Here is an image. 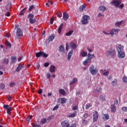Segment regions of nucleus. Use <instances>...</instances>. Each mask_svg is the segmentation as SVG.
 Wrapping results in <instances>:
<instances>
[{"label": "nucleus", "mask_w": 127, "mask_h": 127, "mask_svg": "<svg viewBox=\"0 0 127 127\" xmlns=\"http://www.w3.org/2000/svg\"><path fill=\"white\" fill-rule=\"evenodd\" d=\"M85 8H86V6H85V5H82L80 6L79 7V9L81 11H83V10H84V9H85Z\"/></svg>", "instance_id": "c9c22d12"}, {"label": "nucleus", "mask_w": 127, "mask_h": 127, "mask_svg": "<svg viewBox=\"0 0 127 127\" xmlns=\"http://www.w3.org/2000/svg\"><path fill=\"white\" fill-rule=\"evenodd\" d=\"M20 70H21V67L20 66V65L19 64L16 68V72H19V71H20Z\"/></svg>", "instance_id": "4c0bfd02"}, {"label": "nucleus", "mask_w": 127, "mask_h": 127, "mask_svg": "<svg viewBox=\"0 0 127 127\" xmlns=\"http://www.w3.org/2000/svg\"><path fill=\"white\" fill-rule=\"evenodd\" d=\"M120 31V30L118 29H112L110 31V35H114V34H118Z\"/></svg>", "instance_id": "f8f14e48"}, {"label": "nucleus", "mask_w": 127, "mask_h": 127, "mask_svg": "<svg viewBox=\"0 0 127 127\" xmlns=\"http://www.w3.org/2000/svg\"><path fill=\"white\" fill-rule=\"evenodd\" d=\"M54 38H55V37H54L53 35H52L48 38L47 41H48V42H51V41H53Z\"/></svg>", "instance_id": "aec40b11"}, {"label": "nucleus", "mask_w": 127, "mask_h": 127, "mask_svg": "<svg viewBox=\"0 0 127 127\" xmlns=\"http://www.w3.org/2000/svg\"><path fill=\"white\" fill-rule=\"evenodd\" d=\"M110 119V115L109 114H104L102 117L103 121H108Z\"/></svg>", "instance_id": "4468645a"}, {"label": "nucleus", "mask_w": 127, "mask_h": 127, "mask_svg": "<svg viewBox=\"0 0 127 127\" xmlns=\"http://www.w3.org/2000/svg\"><path fill=\"white\" fill-rule=\"evenodd\" d=\"M69 127H77V124L76 123H73L70 126L69 125Z\"/></svg>", "instance_id": "4d7b16f0"}, {"label": "nucleus", "mask_w": 127, "mask_h": 127, "mask_svg": "<svg viewBox=\"0 0 127 127\" xmlns=\"http://www.w3.org/2000/svg\"><path fill=\"white\" fill-rule=\"evenodd\" d=\"M26 9V7L24 8L19 13V15H24L25 13V10Z\"/></svg>", "instance_id": "c756f323"}, {"label": "nucleus", "mask_w": 127, "mask_h": 127, "mask_svg": "<svg viewBox=\"0 0 127 127\" xmlns=\"http://www.w3.org/2000/svg\"><path fill=\"white\" fill-rule=\"evenodd\" d=\"M47 79H49V78H50V77H51V74H50V73L48 72L47 74Z\"/></svg>", "instance_id": "052dcab7"}, {"label": "nucleus", "mask_w": 127, "mask_h": 127, "mask_svg": "<svg viewBox=\"0 0 127 127\" xmlns=\"http://www.w3.org/2000/svg\"><path fill=\"white\" fill-rule=\"evenodd\" d=\"M89 71L92 75L93 76L98 73V70L97 69H94V65H91L89 67Z\"/></svg>", "instance_id": "39448f33"}, {"label": "nucleus", "mask_w": 127, "mask_h": 127, "mask_svg": "<svg viewBox=\"0 0 127 127\" xmlns=\"http://www.w3.org/2000/svg\"><path fill=\"white\" fill-rule=\"evenodd\" d=\"M5 44L7 47H9V48H10L11 47V44L10 43L8 42V41H6Z\"/></svg>", "instance_id": "58836bf2"}, {"label": "nucleus", "mask_w": 127, "mask_h": 127, "mask_svg": "<svg viewBox=\"0 0 127 127\" xmlns=\"http://www.w3.org/2000/svg\"><path fill=\"white\" fill-rule=\"evenodd\" d=\"M50 64H49V63H46L44 64V67H48V66H49Z\"/></svg>", "instance_id": "6e6d98bb"}, {"label": "nucleus", "mask_w": 127, "mask_h": 127, "mask_svg": "<svg viewBox=\"0 0 127 127\" xmlns=\"http://www.w3.org/2000/svg\"><path fill=\"white\" fill-rule=\"evenodd\" d=\"M32 118V115H30L26 118V121H27V122H30V120H31Z\"/></svg>", "instance_id": "a19ab883"}, {"label": "nucleus", "mask_w": 127, "mask_h": 127, "mask_svg": "<svg viewBox=\"0 0 127 127\" xmlns=\"http://www.w3.org/2000/svg\"><path fill=\"white\" fill-rule=\"evenodd\" d=\"M83 20L82 21V24H88L89 22V19H90V17L87 15H85L83 17Z\"/></svg>", "instance_id": "0eeeda50"}, {"label": "nucleus", "mask_w": 127, "mask_h": 127, "mask_svg": "<svg viewBox=\"0 0 127 127\" xmlns=\"http://www.w3.org/2000/svg\"><path fill=\"white\" fill-rule=\"evenodd\" d=\"M11 113V107H9V108L7 109V114H8V115H10Z\"/></svg>", "instance_id": "ea45409f"}, {"label": "nucleus", "mask_w": 127, "mask_h": 127, "mask_svg": "<svg viewBox=\"0 0 127 127\" xmlns=\"http://www.w3.org/2000/svg\"><path fill=\"white\" fill-rule=\"evenodd\" d=\"M118 104H119V100H118V99H115L114 104L112 105L116 106V105H118Z\"/></svg>", "instance_id": "49530a36"}, {"label": "nucleus", "mask_w": 127, "mask_h": 127, "mask_svg": "<svg viewBox=\"0 0 127 127\" xmlns=\"http://www.w3.org/2000/svg\"><path fill=\"white\" fill-rule=\"evenodd\" d=\"M93 114V122L94 123H96V122L98 121V119H99V113H98V111H95Z\"/></svg>", "instance_id": "6e6552de"}, {"label": "nucleus", "mask_w": 127, "mask_h": 127, "mask_svg": "<svg viewBox=\"0 0 127 127\" xmlns=\"http://www.w3.org/2000/svg\"><path fill=\"white\" fill-rule=\"evenodd\" d=\"M59 92L60 95H66V92H65V90L63 89H60Z\"/></svg>", "instance_id": "b1692460"}, {"label": "nucleus", "mask_w": 127, "mask_h": 127, "mask_svg": "<svg viewBox=\"0 0 127 127\" xmlns=\"http://www.w3.org/2000/svg\"><path fill=\"white\" fill-rule=\"evenodd\" d=\"M122 23H123V21L117 22L115 23L116 27H120L121 25H122Z\"/></svg>", "instance_id": "7c9ffc66"}, {"label": "nucleus", "mask_w": 127, "mask_h": 127, "mask_svg": "<svg viewBox=\"0 0 127 127\" xmlns=\"http://www.w3.org/2000/svg\"><path fill=\"white\" fill-rule=\"evenodd\" d=\"M73 32H74V31L70 30L68 32L66 33L65 36H71V35H72V34H73Z\"/></svg>", "instance_id": "2f4dec72"}, {"label": "nucleus", "mask_w": 127, "mask_h": 127, "mask_svg": "<svg viewBox=\"0 0 127 127\" xmlns=\"http://www.w3.org/2000/svg\"><path fill=\"white\" fill-rule=\"evenodd\" d=\"M63 23L61 24L58 29L59 34H61V31H62V28H63Z\"/></svg>", "instance_id": "4be33fe9"}, {"label": "nucleus", "mask_w": 127, "mask_h": 127, "mask_svg": "<svg viewBox=\"0 0 127 127\" xmlns=\"http://www.w3.org/2000/svg\"><path fill=\"white\" fill-rule=\"evenodd\" d=\"M32 127H37V124H36V123H33Z\"/></svg>", "instance_id": "774afa93"}, {"label": "nucleus", "mask_w": 127, "mask_h": 127, "mask_svg": "<svg viewBox=\"0 0 127 127\" xmlns=\"http://www.w3.org/2000/svg\"><path fill=\"white\" fill-rule=\"evenodd\" d=\"M77 81H78L77 78H73V80L69 83V85H73V84H75V83H76Z\"/></svg>", "instance_id": "473e14b6"}, {"label": "nucleus", "mask_w": 127, "mask_h": 127, "mask_svg": "<svg viewBox=\"0 0 127 127\" xmlns=\"http://www.w3.org/2000/svg\"><path fill=\"white\" fill-rule=\"evenodd\" d=\"M16 36H17V37H18L19 38H20V37H22L23 36V33H22L21 29H20V28H18L17 29Z\"/></svg>", "instance_id": "1a4fd4ad"}, {"label": "nucleus", "mask_w": 127, "mask_h": 127, "mask_svg": "<svg viewBox=\"0 0 127 127\" xmlns=\"http://www.w3.org/2000/svg\"><path fill=\"white\" fill-rule=\"evenodd\" d=\"M52 118H53V116H49L47 119L48 121H51V120H52Z\"/></svg>", "instance_id": "0e129e2a"}, {"label": "nucleus", "mask_w": 127, "mask_h": 127, "mask_svg": "<svg viewBox=\"0 0 127 127\" xmlns=\"http://www.w3.org/2000/svg\"><path fill=\"white\" fill-rule=\"evenodd\" d=\"M100 10H101V11H106L107 10V8H106V6H100L99 7Z\"/></svg>", "instance_id": "bb28decb"}, {"label": "nucleus", "mask_w": 127, "mask_h": 127, "mask_svg": "<svg viewBox=\"0 0 127 127\" xmlns=\"http://www.w3.org/2000/svg\"><path fill=\"white\" fill-rule=\"evenodd\" d=\"M34 8V5H32L30 6L29 8V11H31Z\"/></svg>", "instance_id": "37998d69"}, {"label": "nucleus", "mask_w": 127, "mask_h": 127, "mask_svg": "<svg viewBox=\"0 0 127 127\" xmlns=\"http://www.w3.org/2000/svg\"><path fill=\"white\" fill-rule=\"evenodd\" d=\"M15 86V83L14 82H11L9 84V86L11 87V88H12V87H14Z\"/></svg>", "instance_id": "603ef678"}, {"label": "nucleus", "mask_w": 127, "mask_h": 127, "mask_svg": "<svg viewBox=\"0 0 127 127\" xmlns=\"http://www.w3.org/2000/svg\"><path fill=\"white\" fill-rule=\"evenodd\" d=\"M107 54L110 56L114 57V56L116 55V51L115 50H111L110 51H108Z\"/></svg>", "instance_id": "9b49d317"}, {"label": "nucleus", "mask_w": 127, "mask_h": 127, "mask_svg": "<svg viewBox=\"0 0 127 127\" xmlns=\"http://www.w3.org/2000/svg\"><path fill=\"white\" fill-rule=\"evenodd\" d=\"M117 50L118 52V57L120 59H123L126 57V54L124 52V46L118 44L117 45Z\"/></svg>", "instance_id": "f257e3e1"}, {"label": "nucleus", "mask_w": 127, "mask_h": 127, "mask_svg": "<svg viewBox=\"0 0 127 127\" xmlns=\"http://www.w3.org/2000/svg\"><path fill=\"white\" fill-rule=\"evenodd\" d=\"M103 33H104L106 35H111V31L110 32H106L105 31H103Z\"/></svg>", "instance_id": "79ce46f5"}, {"label": "nucleus", "mask_w": 127, "mask_h": 127, "mask_svg": "<svg viewBox=\"0 0 127 127\" xmlns=\"http://www.w3.org/2000/svg\"><path fill=\"white\" fill-rule=\"evenodd\" d=\"M72 55H73V50H71L68 54L67 56V60L70 61L71 60V57H72Z\"/></svg>", "instance_id": "a211bd4d"}, {"label": "nucleus", "mask_w": 127, "mask_h": 127, "mask_svg": "<svg viewBox=\"0 0 127 127\" xmlns=\"http://www.w3.org/2000/svg\"><path fill=\"white\" fill-rule=\"evenodd\" d=\"M111 3L114 4L115 7H119V6L121 3H122V1L121 0H113Z\"/></svg>", "instance_id": "423d86ee"}, {"label": "nucleus", "mask_w": 127, "mask_h": 127, "mask_svg": "<svg viewBox=\"0 0 127 127\" xmlns=\"http://www.w3.org/2000/svg\"><path fill=\"white\" fill-rule=\"evenodd\" d=\"M99 99H100V100H101L102 101H105L106 99H105V96H103V95H101L99 97Z\"/></svg>", "instance_id": "a18cd8bd"}, {"label": "nucleus", "mask_w": 127, "mask_h": 127, "mask_svg": "<svg viewBox=\"0 0 127 127\" xmlns=\"http://www.w3.org/2000/svg\"><path fill=\"white\" fill-rule=\"evenodd\" d=\"M118 6H119V8L123 9V8H124V4L122 3Z\"/></svg>", "instance_id": "680f3d73"}, {"label": "nucleus", "mask_w": 127, "mask_h": 127, "mask_svg": "<svg viewBox=\"0 0 127 127\" xmlns=\"http://www.w3.org/2000/svg\"><path fill=\"white\" fill-rule=\"evenodd\" d=\"M66 51H68V50H69V45H68V44H66V48H65Z\"/></svg>", "instance_id": "69168bd1"}, {"label": "nucleus", "mask_w": 127, "mask_h": 127, "mask_svg": "<svg viewBox=\"0 0 127 127\" xmlns=\"http://www.w3.org/2000/svg\"><path fill=\"white\" fill-rule=\"evenodd\" d=\"M88 56V53L87 52H85L84 51H82L80 53V56L82 57H86V56Z\"/></svg>", "instance_id": "6ab92c4d"}, {"label": "nucleus", "mask_w": 127, "mask_h": 127, "mask_svg": "<svg viewBox=\"0 0 127 127\" xmlns=\"http://www.w3.org/2000/svg\"><path fill=\"white\" fill-rule=\"evenodd\" d=\"M59 108V105H57L56 106H55L54 107L53 110V111H56V110H58V108Z\"/></svg>", "instance_id": "09e8293b"}, {"label": "nucleus", "mask_w": 127, "mask_h": 127, "mask_svg": "<svg viewBox=\"0 0 127 127\" xmlns=\"http://www.w3.org/2000/svg\"><path fill=\"white\" fill-rule=\"evenodd\" d=\"M91 107H92V105H91V104H90V103L87 104L85 105V109H86V110H89V109H90V108H91Z\"/></svg>", "instance_id": "f704fd0d"}, {"label": "nucleus", "mask_w": 127, "mask_h": 127, "mask_svg": "<svg viewBox=\"0 0 127 127\" xmlns=\"http://www.w3.org/2000/svg\"><path fill=\"white\" fill-rule=\"evenodd\" d=\"M8 61H9L8 59H3V62L5 64H8Z\"/></svg>", "instance_id": "3c124183"}, {"label": "nucleus", "mask_w": 127, "mask_h": 127, "mask_svg": "<svg viewBox=\"0 0 127 127\" xmlns=\"http://www.w3.org/2000/svg\"><path fill=\"white\" fill-rule=\"evenodd\" d=\"M111 110L112 113H116V112H117V106L115 105H111Z\"/></svg>", "instance_id": "2eb2a0df"}, {"label": "nucleus", "mask_w": 127, "mask_h": 127, "mask_svg": "<svg viewBox=\"0 0 127 127\" xmlns=\"http://www.w3.org/2000/svg\"><path fill=\"white\" fill-rule=\"evenodd\" d=\"M57 14L58 17H62V13L61 12H59Z\"/></svg>", "instance_id": "de8ad7c7"}, {"label": "nucleus", "mask_w": 127, "mask_h": 127, "mask_svg": "<svg viewBox=\"0 0 127 127\" xmlns=\"http://www.w3.org/2000/svg\"><path fill=\"white\" fill-rule=\"evenodd\" d=\"M40 56H41V57H44V58H47V57H48V54H46L43 52L36 53V57L39 58Z\"/></svg>", "instance_id": "20e7f679"}, {"label": "nucleus", "mask_w": 127, "mask_h": 127, "mask_svg": "<svg viewBox=\"0 0 127 127\" xmlns=\"http://www.w3.org/2000/svg\"><path fill=\"white\" fill-rule=\"evenodd\" d=\"M61 125L62 127H70V123L67 121L62 122Z\"/></svg>", "instance_id": "9d476101"}, {"label": "nucleus", "mask_w": 127, "mask_h": 127, "mask_svg": "<svg viewBox=\"0 0 127 127\" xmlns=\"http://www.w3.org/2000/svg\"><path fill=\"white\" fill-rule=\"evenodd\" d=\"M3 107L5 110H7V109H9V106L7 105H4Z\"/></svg>", "instance_id": "c03bdc74"}, {"label": "nucleus", "mask_w": 127, "mask_h": 127, "mask_svg": "<svg viewBox=\"0 0 127 127\" xmlns=\"http://www.w3.org/2000/svg\"><path fill=\"white\" fill-rule=\"evenodd\" d=\"M68 18H69V15L68 14V13L66 12H64L63 17L64 20H67Z\"/></svg>", "instance_id": "ddd939ff"}, {"label": "nucleus", "mask_w": 127, "mask_h": 127, "mask_svg": "<svg viewBox=\"0 0 127 127\" xmlns=\"http://www.w3.org/2000/svg\"><path fill=\"white\" fill-rule=\"evenodd\" d=\"M69 46L71 47V49H76V46L74 43H70L69 44Z\"/></svg>", "instance_id": "393cba45"}, {"label": "nucleus", "mask_w": 127, "mask_h": 127, "mask_svg": "<svg viewBox=\"0 0 127 127\" xmlns=\"http://www.w3.org/2000/svg\"><path fill=\"white\" fill-rule=\"evenodd\" d=\"M59 49H60V51H61V52H64V51H65V48L63 46H60Z\"/></svg>", "instance_id": "72a5a7b5"}, {"label": "nucleus", "mask_w": 127, "mask_h": 127, "mask_svg": "<svg viewBox=\"0 0 127 127\" xmlns=\"http://www.w3.org/2000/svg\"><path fill=\"white\" fill-rule=\"evenodd\" d=\"M90 62H91V60L87 59L83 62V64L84 66H87L88 63H90Z\"/></svg>", "instance_id": "412c9836"}, {"label": "nucleus", "mask_w": 127, "mask_h": 127, "mask_svg": "<svg viewBox=\"0 0 127 127\" xmlns=\"http://www.w3.org/2000/svg\"><path fill=\"white\" fill-rule=\"evenodd\" d=\"M117 84H118V80H117V79H115L114 81H112L113 87H116V86H117Z\"/></svg>", "instance_id": "c85d7f7f"}, {"label": "nucleus", "mask_w": 127, "mask_h": 127, "mask_svg": "<svg viewBox=\"0 0 127 127\" xmlns=\"http://www.w3.org/2000/svg\"><path fill=\"white\" fill-rule=\"evenodd\" d=\"M42 89H40L38 92V93L39 94V95H41V94H42Z\"/></svg>", "instance_id": "bf43d9fd"}, {"label": "nucleus", "mask_w": 127, "mask_h": 127, "mask_svg": "<svg viewBox=\"0 0 127 127\" xmlns=\"http://www.w3.org/2000/svg\"><path fill=\"white\" fill-rule=\"evenodd\" d=\"M87 56L88 57V59H90V60L91 61V59H93L94 57H95V55L94 54L91 55V54L88 53L87 55Z\"/></svg>", "instance_id": "cd10ccee"}, {"label": "nucleus", "mask_w": 127, "mask_h": 127, "mask_svg": "<svg viewBox=\"0 0 127 127\" xmlns=\"http://www.w3.org/2000/svg\"><path fill=\"white\" fill-rule=\"evenodd\" d=\"M11 59L12 63H15V60H16V57L13 56L11 58Z\"/></svg>", "instance_id": "e433bc0d"}, {"label": "nucleus", "mask_w": 127, "mask_h": 127, "mask_svg": "<svg viewBox=\"0 0 127 127\" xmlns=\"http://www.w3.org/2000/svg\"><path fill=\"white\" fill-rule=\"evenodd\" d=\"M56 70V67L55 65H51L50 67V72L51 73H54Z\"/></svg>", "instance_id": "f3484780"}, {"label": "nucleus", "mask_w": 127, "mask_h": 127, "mask_svg": "<svg viewBox=\"0 0 127 127\" xmlns=\"http://www.w3.org/2000/svg\"><path fill=\"white\" fill-rule=\"evenodd\" d=\"M0 88L1 90H3L4 88H5V86L3 84H1L0 85Z\"/></svg>", "instance_id": "864d4df0"}, {"label": "nucleus", "mask_w": 127, "mask_h": 127, "mask_svg": "<svg viewBox=\"0 0 127 127\" xmlns=\"http://www.w3.org/2000/svg\"><path fill=\"white\" fill-rule=\"evenodd\" d=\"M61 104H66V102H67V99L65 98H62L60 99Z\"/></svg>", "instance_id": "5701e85b"}, {"label": "nucleus", "mask_w": 127, "mask_h": 127, "mask_svg": "<svg viewBox=\"0 0 127 127\" xmlns=\"http://www.w3.org/2000/svg\"><path fill=\"white\" fill-rule=\"evenodd\" d=\"M101 73L104 75V76H108L109 74V71H106V69H101L100 71Z\"/></svg>", "instance_id": "dca6fc26"}, {"label": "nucleus", "mask_w": 127, "mask_h": 127, "mask_svg": "<svg viewBox=\"0 0 127 127\" xmlns=\"http://www.w3.org/2000/svg\"><path fill=\"white\" fill-rule=\"evenodd\" d=\"M9 15H10V13L9 12H7L5 14V16H9Z\"/></svg>", "instance_id": "e2e57ef3"}, {"label": "nucleus", "mask_w": 127, "mask_h": 127, "mask_svg": "<svg viewBox=\"0 0 127 127\" xmlns=\"http://www.w3.org/2000/svg\"><path fill=\"white\" fill-rule=\"evenodd\" d=\"M28 18L29 19V22L31 24H34L36 21V20L34 19V15L32 13H29L28 14Z\"/></svg>", "instance_id": "7ed1b4c3"}, {"label": "nucleus", "mask_w": 127, "mask_h": 127, "mask_svg": "<svg viewBox=\"0 0 127 127\" xmlns=\"http://www.w3.org/2000/svg\"><path fill=\"white\" fill-rule=\"evenodd\" d=\"M40 67V64H38L37 65H36V68L37 69V70L39 69Z\"/></svg>", "instance_id": "338daca9"}, {"label": "nucleus", "mask_w": 127, "mask_h": 127, "mask_svg": "<svg viewBox=\"0 0 127 127\" xmlns=\"http://www.w3.org/2000/svg\"><path fill=\"white\" fill-rule=\"evenodd\" d=\"M87 123H88V121L85 120H82V124L83 125H86V124H87Z\"/></svg>", "instance_id": "5fc2aeb1"}, {"label": "nucleus", "mask_w": 127, "mask_h": 127, "mask_svg": "<svg viewBox=\"0 0 127 127\" xmlns=\"http://www.w3.org/2000/svg\"><path fill=\"white\" fill-rule=\"evenodd\" d=\"M47 122V120L46 118H43L40 122L41 125H45L46 123Z\"/></svg>", "instance_id": "a878e982"}, {"label": "nucleus", "mask_w": 127, "mask_h": 127, "mask_svg": "<svg viewBox=\"0 0 127 127\" xmlns=\"http://www.w3.org/2000/svg\"><path fill=\"white\" fill-rule=\"evenodd\" d=\"M76 110H78V106H74L72 108V111H74L72 113H70L69 115L67 116V118H69V119H71L72 118H75L76 116H77V113L78 112L76 111Z\"/></svg>", "instance_id": "f03ea898"}, {"label": "nucleus", "mask_w": 127, "mask_h": 127, "mask_svg": "<svg viewBox=\"0 0 127 127\" xmlns=\"http://www.w3.org/2000/svg\"><path fill=\"white\" fill-rule=\"evenodd\" d=\"M123 80L124 82H125V83H127V76H126V75H125L123 77Z\"/></svg>", "instance_id": "8fccbe9b"}, {"label": "nucleus", "mask_w": 127, "mask_h": 127, "mask_svg": "<svg viewBox=\"0 0 127 127\" xmlns=\"http://www.w3.org/2000/svg\"><path fill=\"white\" fill-rule=\"evenodd\" d=\"M50 22V24H53V22H54V18H51Z\"/></svg>", "instance_id": "13d9d810"}]
</instances>
